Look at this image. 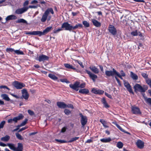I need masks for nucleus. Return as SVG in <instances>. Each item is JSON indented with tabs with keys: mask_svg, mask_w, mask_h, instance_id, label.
<instances>
[{
	"mask_svg": "<svg viewBox=\"0 0 151 151\" xmlns=\"http://www.w3.org/2000/svg\"><path fill=\"white\" fill-rule=\"evenodd\" d=\"M83 26L81 24L78 23L75 26H73L68 22L63 23L61 26V28H59L56 30H54L53 32L54 33H57L63 30L62 28H65L66 30H68L70 32H73V30L76 29L82 28Z\"/></svg>",
	"mask_w": 151,
	"mask_h": 151,
	"instance_id": "f257e3e1",
	"label": "nucleus"
},
{
	"mask_svg": "<svg viewBox=\"0 0 151 151\" xmlns=\"http://www.w3.org/2000/svg\"><path fill=\"white\" fill-rule=\"evenodd\" d=\"M50 13L52 14H54L53 9L52 8L47 9L42 14L41 19V21L42 22H44L47 20L49 21L51 20V16L50 15Z\"/></svg>",
	"mask_w": 151,
	"mask_h": 151,
	"instance_id": "f03ea898",
	"label": "nucleus"
},
{
	"mask_svg": "<svg viewBox=\"0 0 151 151\" xmlns=\"http://www.w3.org/2000/svg\"><path fill=\"white\" fill-rule=\"evenodd\" d=\"M17 145V147H16L15 144L13 143H7V145L9 147L11 150L14 151H22L23 145L20 143H18Z\"/></svg>",
	"mask_w": 151,
	"mask_h": 151,
	"instance_id": "7ed1b4c3",
	"label": "nucleus"
},
{
	"mask_svg": "<svg viewBox=\"0 0 151 151\" xmlns=\"http://www.w3.org/2000/svg\"><path fill=\"white\" fill-rule=\"evenodd\" d=\"M134 88L135 91L136 92L137 91L141 92H145L148 89V87L147 86H145L143 88L140 85L136 84L134 86Z\"/></svg>",
	"mask_w": 151,
	"mask_h": 151,
	"instance_id": "20e7f679",
	"label": "nucleus"
},
{
	"mask_svg": "<svg viewBox=\"0 0 151 151\" xmlns=\"http://www.w3.org/2000/svg\"><path fill=\"white\" fill-rule=\"evenodd\" d=\"M12 85L17 89H21L25 86L23 83L19 82L17 81H15L12 83Z\"/></svg>",
	"mask_w": 151,
	"mask_h": 151,
	"instance_id": "39448f33",
	"label": "nucleus"
},
{
	"mask_svg": "<svg viewBox=\"0 0 151 151\" xmlns=\"http://www.w3.org/2000/svg\"><path fill=\"white\" fill-rule=\"evenodd\" d=\"M109 32L112 35H115L117 34V31L114 27L111 25H109L108 27Z\"/></svg>",
	"mask_w": 151,
	"mask_h": 151,
	"instance_id": "423d86ee",
	"label": "nucleus"
},
{
	"mask_svg": "<svg viewBox=\"0 0 151 151\" xmlns=\"http://www.w3.org/2000/svg\"><path fill=\"white\" fill-rule=\"evenodd\" d=\"M52 28V26H50L47 27L42 32L38 31L39 33V36H40L42 35H44L48 33Z\"/></svg>",
	"mask_w": 151,
	"mask_h": 151,
	"instance_id": "0eeeda50",
	"label": "nucleus"
},
{
	"mask_svg": "<svg viewBox=\"0 0 151 151\" xmlns=\"http://www.w3.org/2000/svg\"><path fill=\"white\" fill-rule=\"evenodd\" d=\"M79 115L81 118V122L82 127H84L87 123V118L86 116H83L81 113H80Z\"/></svg>",
	"mask_w": 151,
	"mask_h": 151,
	"instance_id": "6e6552de",
	"label": "nucleus"
},
{
	"mask_svg": "<svg viewBox=\"0 0 151 151\" xmlns=\"http://www.w3.org/2000/svg\"><path fill=\"white\" fill-rule=\"evenodd\" d=\"M117 72L116 70L113 69L112 70H106L105 71V74L108 76H113L115 75H116Z\"/></svg>",
	"mask_w": 151,
	"mask_h": 151,
	"instance_id": "1a4fd4ad",
	"label": "nucleus"
},
{
	"mask_svg": "<svg viewBox=\"0 0 151 151\" xmlns=\"http://www.w3.org/2000/svg\"><path fill=\"white\" fill-rule=\"evenodd\" d=\"M124 85L125 87L127 88V90L130 93L133 94L134 93L132 89V87L128 82L126 81H124Z\"/></svg>",
	"mask_w": 151,
	"mask_h": 151,
	"instance_id": "9d476101",
	"label": "nucleus"
},
{
	"mask_svg": "<svg viewBox=\"0 0 151 151\" xmlns=\"http://www.w3.org/2000/svg\"><path fill=\"white\" fill-rule=\"evenodd\" d=\"M28 9V8L27 7H25L22 8L18 9L16 10L15 13L18 14H22L26 12Z\"/></svg>",
	"mask_w": 151,
	"mask_h": 151,
	"instance_id": "9b49d317",
	"label": "nucleus"
},
{
	"mask_svg": "<svg viewBox=\"0 0 151 151\" xmlns=\"http://www.w3.org/2000/svg\"><path fill=\"white\" fill-rule=\"evenodd\" d=\"M48 59L49 57L45 55H42L39 56L38 57H37L36 58V60L41 62L48 60Z\"/></svg>",
	"mask_w": 151,
	"mask_h": 151,
	"instance_id": "f8f14e48",
	"label": "nucleus"
},
{
	"mask_svg": "<svg viewBox=\"0 0 151 151\" xmlns=\"http://www.w3.org/2000/svg\"><path fill=\"white\" fill-rule=\"evenodd\" d=\"M22 99L24 98L25 100H27L29 97V94L26 89H23L22 90Z\"/></svg>",
	"mask_w": 151,
	"mask_h": 151,
	"instance_id": "ddd939ff",
	"label": "nucleus"
},
{
	"mask_svg": "<svg viewBox=\"0 0 151 151\" xmlns=\"http://www.w3.org/2000/svg\"><path fill=\"white\" fill-rule=\"evenodd\" d=\"M132 111V113L135 114H141V112L139 109L137 107L132 106L131 107Z\"/></svg>",
	"mask_w": 151,
	"mask_h": 151,
	"instance_id": "4468645a",
	"label": "nucleus"
},
{
	"mask_svg": "<svg viewBox=\"0 0 151 151\" xmlns=\"http://www.w3.org/2000/svg\"><path fill=\"white\" fill-rule=\"evenodd\" d=\"M79 82H76L73 84H70L69 85L70 87L73 89L78 91V90Z\"/></svg>",
	"mask_w": 151,
	"mask_h": 151,
	"instance_id": "2eb2a0df",
	"label": "nucleus"
},
{
	"mask_svg": "<svg viewBox=\"0 0 151 151\" xmlns=\"http://www.w3.org/2000/svg\"><path fill=\"white\" fill-rule=\"evenodd\" d=\"M85 71H86L87 73H88L89 76L92 79L93 81H95L96 79L97 78V76L91 73L90 71L86 70Z\"/></svg>",
	"mask_w": 151,
	"mask_h": 151,
	"instance_id": "dca6fc26",
	"label": "nucleus"
},
{
	"mask_svg": "<svg viewBox=\"0 0 151 151\" xmlns=\"http://www.w3.org/2000/svg\"><path fill=\"white\" fill-rule=\"evenodd\" d=\"M137 147L140 149H142L144 147V142L140 140H138L136 142Z\"/></svg>",
	"mask_w": 151,
	"mask_h": 151,
	"instance_id": "f3484780",
	"label": "nucleus"
},
{
	"mask_svg": "<svg viewBox=\"0 0 151 151\" xmlns=\"http://www.w3.org/2000/svg\"><path fill=\"white\" fill-rule=\"evenodd\" d=\"M91 21L93 24L96 27H100L101 25V23L94 19H92Z\"/></svg>",
	"mask_w": 151,
	"mask_h": 151,
	"instance_id": "a211bd4d",
	"label": "nucleus"
},
{
	"mask_svg": "<svg viewBox=\"0 0 151 151\" xmlns=\"http://www.w3.org/2000/svg\"><path fill=\"white\" fill-rule=\"evenodd\" d=\"M57 105L59 108L61 109H65L66 108V104L62 102H58Z\"/></svg>",
	"mask_w": 151,
	"mask_h": 151,
	"instance_id": "6ab92c4d",
	"label": "nucleus"
},
{
	"mask_svg": "<svg viewBox=\"0 0 151 151\" xmlns=\"http://www.w3.org/2000/svg\"><path fill=\"white\" fill-rule=\"evenodd\" d=\"M131 34L133 36H137L138 35H139L140 37L142 36V34L139 31H138L137 30H135L134 31H132L131 32Z\"/></svg>",
	"mask_w": 151,
	"mask_h": 151,
	"instance_id": "aec40b11",
	"label": "nucleus"
},
{
	"mask_svg": "<svg viewBox=\"0 0 151 151\" xmlns=\"http://www.w3.org/2000/svg\"><path fill=\"white\" fill-rule=\"evenodd\" d=\"M17 18V17L15 15H11L8 16L6 18V21H8L10 20L16 19Z\"/></svg>",
	"mask_w": 151,
	"mask_h": 151,
	"instance_id": "412c9836",
	"label": "nucleus"
},
{
	"mask_svg": "<svg viewBox=\"0 0 151 151\" xmlns=\"http://www.w3.org/2000/svg\"><path fill=\"white\" fill-rule=\"evenodd\" d=\"M26 35H37L39 36V33L38 31H33L31 32H27L25 33Z\"/></svg>",
	"mask_w": 151,
	"mask_h": 151,
	"instance_id": "4be33fe9",
	"label": "nucleus"
},
{
	"mask_svg": "<svg viewBox=\"0 0 151 151\" xmlns=\"http://www.w3.org/2000/svg\"><path fill=\"white\" fill-rule=\"evenodd\" d=\"M1 97L3 99L7 101H9L10 100V99L8 97V96L6 94L4 93L2 94L1 95Z\"/></svg>",
	"mask_w": 151,
	"mask_h": 151,
	"instance_id": "5701e85b",
	"label": "nucleus"
},
{
	"mask_svg": "<svg viewBox=\"0 0 151 151\" xmlns=\"http://www.w3.org/2000/svg\"><path fill=\"white\" fill-rule=\"evenodd\" d=\"M10 137L8 135H6L4 137H2L1 139V140L2 141L7 142L9 139Z\"/></svg>",
	"mask_w": 151,
	"mask_h": 151,
	"instance_id": "b1692460",
	"label": "nucleus"
},
{
	"mask_svg": "<svg viewBox=\"0 0 151 151\" xmlns=\"http://www.w3.org/2000/svg\"><path fill=\"white\" fill-rule=\"evenodd\" d=\"M114 124H115V125H116L117 127L122 132L129 134H130L129 132L125 131L124 129H122V128L117 123H115Z\"/></svg>",
	"mask_w": 151,
	"mask_h": 151,
	"instance_id": "393cba45",
	"label": "nucleus"
},
{
	"mask_svg": "<svg viewBox=\"0 0 151 151\" xmlns=\"http://www.w3.org/2000/svg\"><path fill=\"white\" fill-rule=\"evenodd\" d=\"M79 92L83 94H87L89 93V91L88 89L84 88L80 89Z\"/></svg>",
	"mask_w": 151,
	"mask_h": 151,
	"instance_id": "a878e982",
	"label": "nucleus"
},
{
	"mask_svg": "<svg viewBox=\"0 0 151 151\" xmlns=\"http://www.w3.org/2000/svg\"><path fill=\"white\" fill-rule=\"evenodd\" d=\"M131 76L134 80H137L138 78L137 76L132 72H131Z\"/></svg>",
	"mask_w": 151,
	"mask_h": 151,
	"instance_id": "bb28decb",
	"label": "nucleus"
},
{
	"mask_svg": "<svg viewBox=\"0 0 151 151\" xmlns=\"http://www.w3.org/2000/svg\"><path fill=\"white\" fill-rule=\"evenodd\" d=\"M90 68L91 70L94 73H99V70L97 68L95 67H90Z\"/></svg>",
	"mask_w": 151,
	"mask_h": 151,
	"instance_id": "cd10ccee",
	"label": "nucleus"
},
{
	"mask_svg": "<svg viewBox=\"0 0 151 151\" xmlns=\"http://www.w3.org/2000/svg\"><path fill=\"white\" fill-rule=\"evenodd\" d=\"M111 139L110 137L106 138H103L100 139V141L103 142H109L111 141Z\"/></svg>",
	"mask_w": 151,
	"mask_h": 151,
	"instance_id": "c85d7f7f",
	"label": "nucleus"
},
{
	"mask_svg": "<svg viewBox=\"0 0 151 151\" xmlns=\"http://www.w3.org/2000/svg\"><path fill=\"white\" fill-rule=\"evenodd\" d=\"M48 77L54 80H56L58 79V78L55 75L52 74H49Z\"/></svg>",
	"mask_w": 151,
	"mask_h": 151,
	"instance_id": "c756f323",
	"label": "nucleus"
},
{
	"mask_svg": "<svg viewBox=\"0 0 151 151\" xmlns=\"http://www.w3.org/2000/svg\"><path fill=\"white\" fill-rule=\"evenodd\" d=\"M100 121L103 124L104 127L105 128L108 127V126L107 125V123L106 121L103 119H101Z\"/></svg>",
	"mask_w": 151,
	"mask_h": 151,
	"instance_id": "7c9ffc66",
	"label": "nucleus"
},
{
	"mask_svg": "<svg viewBox=\"0 0 151 151\" xmlns=\"http://www.w3.org/2000/svg\"><path fill=\"white\" fill-rule=\"evenodd\" d=\"M17 22L18 23H26L27 24V21L23 19H18L17 21Z\"/></svg>",
	"mask_w": 151,
	"mask_h": 151,
	"instance_id": "2f4dec72",
	"label": "nucleus"
},
{
	"mask_svg": "<svg viewBox=\"0 0 151 151\" xmlns=\"http://www.w3.org/2000/svg\"><path fill=\"white\" fill-rule=\"evenodd\" d=\"M79 137H74L71 138L69 141H68V143H71L76 141L78 139Z\"/></svg>",
	"mask_w": 151,
	"mask_h": 151,
	"instance_id": "473e14b6",
	"label": "nucleus"
},
{
	"mask_svg": "<svg viewBox=\"0 0 151 151\" xmlns=\"http://www.w3.org/2000/svg\"><path fill=\"white\" fill-rule=\"evenodd\" d=\"M14 52H15V53L16 54L18 55H23L24 54V52L22 51H20L19 50H14Z\"/></svg>",
	"mask_w": 151,
	"mask_h": 151,
	"instance_id": "72a5a7b5",
	"label": "nucleus"
},
{
	"mask_svg": "<svg viewBox=\"0 0 151 151\" xmlns=\"http://www.w3.org/2000/svg\"><path fill=\"white\" fill-rule=\"evenodd\" d=\"M67 68H68V69H73L74 70H75V71L77 72H80V70L78 69V68H76L74 67H65Z\"/></svg>",
	"mask_w": 151,
	"mask_h": 151,
	"instance_id": "f704fd0d",
	"label": "nucleus"
},
{
	"mask_svg": "<svg viewBox=\"0 0 151 151\" xmlns=\"http://www.w3.org/2000/svg\"><path fill=\"white\" fill-rule=\"evenodd\" d=\"M28 119H26L25 120L23 121L19 126V127H21L25 125L27 123Z\"/></svg>",
	"mask_w": 151,
	"mask_h": 151,
	"instance_id": "c9c22d12",
	"label": "nucleus"
},
{
	"mask_svg": "<svg viewBox=\"0 0 151 151\" xmlns=\"http://www.w3.org/2000/svg\"><path fill=\"white\" fill-rule=\"evenodd\" d=\"M83 24L84 26L86 28L89 27L90 25L89 23L86 21H83Z\"/></svg>",
	"mask_w": 151,
	"mask_h": 151,
	"instance_id": "e433bc0d",
	"label": "nucleus"
},
{
	"mask_svg": "<svg viewBox=\"0 0 151 151\" xmlns=\"http://www.w3.org/2000/svg\"><path fill=\"white\" fill-rule=\"evenodd\" d=\"M123 146V143L121 142H118L117 144V146L119 148H121Z\"/></svg>",
	"mask_w": 151,
	"mask_h": 151,
	"instance_id": "4c0bfd02",
	"label": "nucleus"
},
{
	"mask_svg": "<svg viewBox=\"0 0 151 151\" xmlns=\"http://www.w3.org/2000/svg\"><path fill=\"white\" fill-rule=\"evenodd\" d=\"M16 135L17 137V138L21 140H22L23 139V138L22 137V136L19 133H16Z\"/></svg>",
	"mask_w": 151,
	"mask_h": 151,
	"instance_id": "58836bf2",
	"label": "nucleus"
},
{
	"mask_svg": "<svg viewBox=\"0 0 151 151\" xmlns=\"http://www.w3.org/2000/svg\"><path fill=\"white\" fill-rule=\"evenodd\" d=\"M146 82L151 88V79L148 78L146 79Z\"/></svg>",
	"mask_w": 151,
	"mask_h": 151,
	"instance_id": "ea45409f",
	"label": "nucleus"
},
{
	"mask_svg": "<svg viewBox=\"0 0 151 151\" xmlns=\"http://www.w3.org/2000/svg\"><path fill=\"white\" fill-rule=\"evenodd\" d=\"M6 0H0V4H2L1 6H6L7 4V3L6 2Z\"/></svg>",
	"mask_w": 151,
	"mask_h": 151,
	"instance_id": "a19ab883",
	"label": "nucleus"
},
{
	"mask_svg": "<svg viewBox=\"0 0 151 151\" xmlns=\"http://www.w3.org/2000/svg\"><path fill=\"white\" fill-rule=\"evenodd\" d=\"M55 140L60 143H68V141L65 140H64L55 139Z\"/></svg>",
	"mask_w": 151,
	"mask_h": 151,
	"instance_id": "79ce46f5",
	"label": "nucleus"
},
{
	"mask_svg": "<svg viewBox=\"0 0 151 151\" xmlns=\"http://www.w3.org/2000/svg\"><path fill=\"white\" fill-rule=\"evenodd\" d=\"M64 112L65 114H66L67 115H69L71 113V111L67 109H65L64 111Z\"/></svg>",
	"mask_w": 151,
	"mask_h": 151,
	"instance_id": "37998d69",
	"label": "nucleus"
},
{
	"mask_svg": "<svg viewBox=\"0 0 151 151\" xmlns=\"http://www.w3.org/2000/svg\"><path fill=\"white\" fill-rule=\"evenodd\" d=\"M6 122L4 121H3L0 123V129H2L5 124Z\"/></svg>",
	"mask_w": 151,
	"mask_h": 151,
	"instance_id": "c03bdc74",
	"label": "nucleus"
},
{
	"mask_svg": "<svg viewBox=\"0 0 151 151\" xmlns=\"http://www.w3.org/2000/svg\"><path fill=\"white\" fill-rule=\"evenodd\" d=\"M60 80V81L62 82H65L67 83H70V82L68 81L67 79L65 78L61 79Z\"/></svg>",
	"mask_w": 151,
	"mask_h": 151,
	"instance_id": "a18cd8bd",
	"label": "nucleus"
},
{
	"mask_svg": "<svg viewBox=\"0 0 151 151\" xmlns=\"http://www.w3.org/2000/svg\"><path fill=\"white\" fill-rule=\"evenodd\" d=\"M141 75L142 76L145 78L147 79L148 78V75L146 73H141Z\"/></svg>",
	"mask_w": 151,
	"mask_h": 151,
	"instance_id": "49530a36",
	"label": "nucleus"
},
{
	"mask_svg": "<svg viewBox=\"0 0 151 151\" xmlns=\"http://www.w3.org/2000/svg\"><path fill=\"white\" fill-rule=\"evenodd\" d=\"M16 117L17 118V120L18 121L23 119L24 117V116L22 114H20L19 115V116H17Z\"/></svg>",
	"mask_w": 151,
	"mask_h": 151,
	"instance_id": "de8ad7c7",
	"label": "nucleus"
},
{
	"mask_svg": "<svg viewBox=\"0 0 151 151\" xmlns=\"http://www.w3.org/2000/svg\"><path fill=\"white\" fill-rule=\"evenodd\" d=\"M28 112L29 114L31 116H33L35 114V113L34 111L30 110H28Z\"/></svg>",
	"mask_w": 151,
	"mask_h": 151,
	"instance_id": "09e8293b",
	"label": "nucleus"
},
{
	"mask_svg": "<svg viewBox=\"0 0 151 151\" xmlns=\"http://www.w3.org/2000/svg\"><path fill=\"white\" fill-rule=\"evenodd\" d=\"M14 50L12 48H7L6 49V51L7 52H13L14 51Z\"/></svg>",
	"mask_w": 151,
	"mask_h": 151,
	"instance_id": "8fccbe9b",
	"label": "nucleus"
},
{
	"mask_svg": "<svg viewBox=\"0 0 151 151\" xmlns=\"http://www.w3.org/2000/svg\"><path fill=\"white\" fill-rule=\"evenodd\" d=\"M79 88H83L85 86V84L84 83H83L80 84V83L79 82Z\"/></svg>",
	"mask_w": 151,
	"mask_h": 151,
	"instance_id": "3c124183",
	"label": "nucleus"
},
{
	"mask_svg": "<svg viewBox=\"0 0 151 151\" xmlns=\"http://www.w3.org/2000/svg\"><path fill=\"white\" fill-rule=\"evenodd\" d=\"M67 129V128L66 127H63L61 129V132H61L64 133V132H65L66 131Z\"/></svg>",
	"mask_w": 151,
	"mask_h": 151,
	"instance_id": "603ef678",
	"label": "nucleus"
},
{
	"mask_svg": "<svg viewBox=\"0 0 151 151\" xmlns=\"http://www.w3.org/2000/svg\"><path fill=\"white\" fill-rule=\"evenodd\" d=\"M145 100L147 102V103H148V104L151 105V98H147Z\"/></svg>",
	"mask_w": 151,
	"mask_h": 151,
	"instance_id": "864d4df0",
	"label": "nucleus"
},
{
	"mask_svg": "<svg viewBox=\"0 0 151 151\" xmlns=\"http://www.w3.org/2000/svg\"><path fill=\"white\" fill-rule=\"evenodd\" d=\"M91 92L93 93L97 94V90L96 89H95L94 88H92V89Z\"/></svg>",
	"mask_w": 151,
	"mask_h": 151,
	"instance_id": "5fc2aeb1",
	"label": "nucleus"
},
{
	"mask_svg": "<svg viewBox=\"0 0 151 151\" xmlns=\"http://www.w3.org/2000/svg\"><path fill=\"white\" fill-rule=\"evenodd\" d=\"M105 94L106 96L108 97L110 99H112V96L110 94H109L106 92L105 93Z\"/></svg>",
	"mask_w": 151,
	"mask_h": 151,
	"instance_id": "6e6d98bb",
	"label": "nucleus"
},
{
	"mask_svg": "<svg viewBox=\"0 0 151 151\" xmlns=\"http://www.w3.org/2000/svg\"><path fill=\"white\" fill-rule=\"evenodd\" d=\"M97 94H102L104 93V91L101 90H97Z\"/></svg>",
	"mask_w": 151,
	"mask_h": 151,
	"instance_id": "4d7b16f0",
	"label": "nucleus"
},
{
	"mask_svg": "<svg viewBox=\"0 0 151 151\" xmlns=\"http://www.w3.org/2000/svg\"><path fill=\"white\" fill-rule=\"evenodd\" d=\"M0 88H6V89H8L9 90H10V89L8 88L7 86H0Z\"/></svg>",
	"mask_w": 151,
	"mask_h": 151,
	"instance_id": "13d9d810",
	"label": "nucleus"
},
{
	"mask_svg": "<svg viewBox=\"0 0 151 151\" xmlns=\"http://www.w3.org/2000/svg\"><path fill=\"white\" fill-rule=\"evenodd\" d=\"M66 108H70L72 109H73L74 107L73 105L71 104H68V105L66 104Z\"/></svg>",
	"mask_w": 151,
	"mask_h": 151,
	"instance_id": "bf43d9fd",
	"label": "nucleus"
},
{
	"mask_svg": "<svg viewBox=\"0 0 151 151\" xmlns=\"http://www.w3.org/2000/svg\"><path fill=\"white\" fill-rule=\"evenodd\" d=\"M0 146L2 147H5L7 146V144H6L1 142H0Z\"/></svg>",
	"mask_w": 151,
	"mask_h": 151,
	"instance_id": "052dcab7",
	"label": "nucleus"
},
{
	"mask_svg": "<svg viewBox=\"0 0 151 151\" xmlns=\"http://www.w3.org/2000/svg\"><path fill=\"white\" fill-rule=\"evenodd\" d=\"M13 121H14V122L15 123H16L17 122L18 120L17 119V117H15L13 118V119H12Z\"/></svg>",
	"mask_w": 151,
	"mask_h": 151,
	"instance_id": "680f3d73",
	"label": "nucleus"
},
{
	"mask_svg": "<svg viewBox=\"0 0 151 151\" xmlns=\"http://www.w3.org/2000/svg\"><path fill=\"white\" fill-rule=\"evenodd\" d=\"M27 128L26 127H24L22 128H21L18 131V132H21L23 130H24L26 129Z\"/></svg>",
	"mask_w": 151,
	"mask_h": 151,
	"instance_id": "e2e57ef3",
	"label": "nucleus"
},
{
	"mask_svg": "<svg viewBox=\"0 0 151 151\" xmlns=\"http://www.w3.org/2000/svg\"><path fill=\"white\" fill-rule=\"evenodd\" d=\"M37 6H33V5H30V6H28V7H27L28 8V9L29 8H37Z\"/></svg>",
	"mask_w": 151,
	"mask_h": 151,
	"instance_id": "0e129e2a",
	"label": "nucleus"
},
{
	"mask_svg": "<svg viewBox=\"0 0 151 151\" xmlns=\"http://www.w3.org/2000/svg\"><path fill=\"white\" fill-rule=\"evenodd\" d=\"M116 76H117L118 77H119L121 79H122L123 78L122 77V76L120 74H119V73L117 72V73L116 74Z\"/></svg>",
	"mask_w": 151,
	"mask_h": 151,
	"instance_id": "69168bd1",
	"label": "nucleus"
},
{
	"mask_svg": "<svg viewBox=\"0 0 151 151\" xmlns=\"http://www.w3.org/2000/svg\"><path fill=\"white\" fill-rule=\"evenodd\" d=\"M101 101L103 104H104L106 103L107 102L105 99L104 98H102Z\"/></svg>",
	"mask_w": 151,
	"mask_h": 151,
	"instance_id": "338daca9",
	"label": "nucleus"
},
{
	"mask_svg": "<svg viewBox=\"0 0 151 151\" xmlns=\"http://www.w3.org/2000/svg\"><path fill=\"white\" fill-rule=\"evenodd\" d=\"M121 75L122 76H125V74L124 72L122 70L121 71Z\"/></svg>",
	"mask_w": 151,
	"mask_h": 151,
	"instance_id": "774afa93",
	"label": "nucleus"
}]
</instances>
